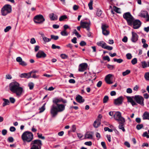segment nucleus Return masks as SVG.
<instances>
[{
  "label": "nucleus",
  "mask_w": 149,
  "mask_h": 149,
  "mask_svg": "<svg viewBox=\"0 0 149 149\" xmlns=\"http://www.w3.org/2000/svg\"><path fill=\"white\" fill-rule=\"evenodd\" d=\"M20 86L19 84L16 81H14L10 83V90L12 91Z\"/></svg>",
  "instance_id": "2eb2a0df"
},
{
  "label": "nucleus",
  "mask_w": 149,
  "mask_h": 149,
  "mask_svg": "<svg viewBox=\"0 0 149 149\" xmlns=\"http://www.w3.org/2000/svg\"><path fill=\"white\" fill-rule=\"evenodd\" d=\"M88 65L86 63H83L80 64L79 66L78 71L79 72H84L87 67Z\"/></svg>",
  "instance_id": "4468645a"
},
{
  "label": "nucleus",
  "mask_w": 149,
  "mask_h": 149,
  "mask_svg": "<svg viewBox=\"0 0 149 149\" xmlns=\"http://www.w3.org/2000/svg\"><path fill=\"white\" fill-rule=\"evenodd\" d=\"M142 117L143 120H149V112L147 111L145 112L142 115Z\"/></svg>",
  "instance_id": "412c9836"
},
{
  "label": "nucleus",
  "mask_w": 149,
  "mask_h": 149,
  "mask_svg": "<svg viewBox=\"0 0 149 149\" xmlns=\"http://www.w3.org/2000/svg\"><path fill=\"white\" fill-rule=\"evenodd\" d=\"M13 93L15 94L18 97H20L22 95L23 91V88L20 86L11 91Z\"/></svg>",
  "instance_id": "0eeeda50"
},
{
  "label": "nucleus",
  "mask_w": 149,
  "mask_h": 149,
  "mask_svg": "<svg viewBox=\"0 0 149 149\" xmlns=\"http://www.w3.org/2000/svg\"><path fill=\"white\" fill-rule=\"evenodd\" d=\"M79 8V6L78 5H74L73 6V9L74 10H77V9H78Z\"/></svg>",
  "instance_id": "774afa93"
},
{
  "label": "nucleus",
  "mask_w": 149,
  "mask_h": 149,
  "mask_svg": "<svg viewBox=\"0 0 149 149\" xmlns=\"http://www.w3.org/2000/svg\"><path fill=\"white\" fill-rule=\"evenodd\" d=\"M32 145L30 149H41L42 143L41 140L36 139L31 141V145Z\"/></svg>",
  "instance_id": "39448f33"
},
{
  "label": "nucleus",
  "mask_w": 149,
  "mask_h": 149,
  "mask_svg": "<svg viewBox=\"0 0 149 149\" xmlns=\"http://www.w3.org/2000/svg\"><path fill=\"white\" fill-rule=\"evenodd\" d=\"M77 38L76 37H74L73 38V39L71 40V41L73 43L75 44L77 43Z\"/></svg>",
  "instance_id": "338daca9"
},
{
  "label": "nucleus",
  "mask_w": 149,
  "mask_h": 149,
  "mask_svg": "<svg viewBox=\"0 0 149 149\" xmlns=\"http://www.w3.org/2000/svg\"><path fill=\"white\" fill-rule=\"evenodd\" d=\"M61 35L63 36H67L68 35V33L66 31V30H64L61 32Z\"/></svg>",
  "instance_id": "a18cd8bd"
},
{
  "label": "nucleus",
  "mask_w": 149,
  "mask_h": 149,
  "mask_svg": "<svg viewBox=\"0 0 149 149\" xmlns=\"http://www.w3.org/2000/svg\"><path fill=\"white\" fill-rule=\"evenodd\" d=\"M60 56L63 59L68 58V56L65 54H61Z\"/></svg>",
  "instance_id": "de8ad7c7"
},
{
  "label": "nucleus",
  "mask_w": 149,
  "mask_h": 149,
  "mask_svg": "<svg viewBox=\"0 0 149 149\" xmlns=\"http://www.w3.org/2000/svg\"><path fill=\"white\" fill-rule=\"evenodd\" d=\"M34 86V84L32 82H30L28 84V86L29 87L30 90H32Z\"/></svg>",
  "instance_id": "a19ab883"
},
{
  "label": "nucleus",
  "mask_w": 149,
  "mask_h": 149,
  "mask_svg": "<svg viewBox=\"0 0 149 149\" xmlns=\"http://www.w3.org/2000/svg\"><path fill=\"white\" fill-rule=\"evenodd\" d=\"M53 104L51 106V107H54V106L59 104V103L61 102V98H54L53 100Z\"/></svg>",
  "instance_id": "a211bd4d"
},
{
  "label": "nucleus",
  "mask_w": 149,
  "mask_h": 149,
  "mask_svg": "<svg viewBox=\"0 0 149 149\" xmlns=\"http://www.w3.org/2000/svg\"><path fill=\"white\" fill-rule=\"evenodd\" d=\"M93 132H91L90 133H87L85 135V138L87 139H92L93 138Z\"/></svg>",
  "instance_id": "a878e982"
},
{
  "label": "nucleus",
  "mask_w": 149,
  "mask_h": 149,
  "mask_svg": "<svg viewBox=\"0 0 149 149\" xmlns=\"http://www.w3.org/2000/svg\"><path fill=\"white\" fill-rule=\"evenodd\" d=\"M102 33L104 35L107 36L109 34L110 32L109 31L106 30H104V31H102Z\"/></svg>",
  "instance_id": "e433bc0d"
},
{
  "label": "nucleus",
  "mask_w": 149,
  "mask_h": 149,
  "mask_svg": "<svg viewBox=\"0 0 149 149\" xmlns=\"http://www.w3.org/2000/svg\"><path fill=\"white\" fill-rule=\"evenodd\" d=\"M104 130L105 131H108L109 132H112L113 130L110 129L108 127H105L104 128Z\"/></svg>",
  "instance_id": "5fc2aeb1"
},
{
  "label": "nucleus",
  "mask_w": 149,
  "mask_h": 149,
  "mask_svg": "<svg viewBox=\"0 0 149 149\" xmlns=\"http://www.w3.org/2000/svg\"><path fill=\"white\" fill-rule=\"evenodd\" d=\"M148 12L147 11H142L140 14V16L143 18H146V16L147 15Z\"/></svg>",
  "instance_id": "393cba45"
},
{
  "label": "nucleus",
  "mask_w": 149,
  "mask_h": 149,
  "mask_svg": "<svg viewBox=\"0 0 149 149\" xmlns=\"http://www.w3.org/2000/svg\"><path fill=\"white\" fill-rule=\"evenodd\" d=\"M2 15L5 16L9 12V5L6 4L2 8L1 10Z\"/></svg>",
  "instance_id": "9b49d317"
},
{
  "label": "nucleus",
  "mask_w": 149,
  "mask_h": 149,
  "mask_svg": "<svg viewBox=\"0 0 149 149\" xmlns=\"http://www.w3.org/2000/svg\"><path fill=\"white\" fill-rule=\"evenodd\" d=\"M107 67L110 70H112L114 68V66L108 64L107 65Z\"/></svg>",
  "instance_id": "8fccbe9b"
},
{
  "label": "nucleus",
  "mask_w": 149,
  "mask_h": 149,
  "mask_svg": "<svg viewBox=\"0 0 149 149\" xmlns=\"http://www.w3.org/2000/svg\"><path fill=\"white\" fill-rule=\"evenodd\" d=\"M97 45L101 47L102 48L104 49L105 46L107 45L106 43L102 41L97 42Z\"/></svg>",
  "instance_id": "4be33fe9"
},
{
  "label": "nucleus",
  "mask_w": 149,
  "mask_h": 149,
  "mask_svg": "<svg viewBox=\"0 0 149 149\" xmlns=\"http://www.w3.org/2000/svg\"><path fill=\"white\" fill-rule=\"evenodd\" d=\"M76 100L79 103H83L85 101V100L82 97L79 95H77L76 97Z\"/></svg>",
  "instance_id": "aec40b11"
},
{
  "label": "nucleus",
  "mask_w": 149,
  "mask_h": 149,
  "mask_svg": "<svg viewBox=\"0 0 149 149\" xmlns=\"http://www.w3.org/2000/svg\"><path fill=\"white\" fill-rule=\"evenodd\" d=\"M143 127V125L142 124H138L136 126V128L137 130H140Z\"/></svg>",
  "instance_id": "37998d69"
},
{
  "label": "nucleus",
  "mask_w": 149,
  "mask_h": 149,
  "mask_svg": "<svg viewBox=\"0 0 149 149\" xmlns=\"http://www.w3.org/2000/svg\"><path fill=\"white\" fill-rule=\"evenodd\" d=\"M144 77L146 81H149V72L145 73Z\"/></svg>",
  "instance_id": "c756f323"
},
{
  "label": "nucleus",
  "mask_w": 149,
  "mask_h": 149,
  "mask_svg": "<svg viewBox=\"0 0 149 149\" xmlns=\"http://www.w3.org/2000/svg\"><path fill=\"white\" fill-rule=\"evenodd\" d=\"M112 76V75L110 74H108L105 77V80L110 79V78Z\"/></svg>",
  "instance_id": "3c124183"
},
{
  "label": "nucleus",
  "mask_w": 149,
  "mask_h": 149,
  "mask_svg": "<svg viewBox=\"0 0 149 149\" xmlns=\"http://www.w3.org/2000/svg\"><path fill=\"white\" fill-rule=\"evenodd\" d=\"M137 59L136 58H134L131 61V63L133 65H135L137 63Z\"/></svg>",
  "instance_id": "c03bdc74"
},
{
  "label": "nucleus",
  "mask_w": 149,
  "mask_h": 149,
  "mask_svg": "<svg viewBox=\"0 0 149 149\" xmlns=\"http://www.w3.org/2000/svg\"><path fill=\"white\" fill-rule=\"evenodd\" d=\"M117 121H118L119 124L118 126L119 128L120 129L122 130L123 132H125V130L124 127L125 120V118L122 117L120 119H118Z\"/></svg>",
  "instance_id": "6e6552de"
},
{
  "label": "nucleus",
  "mask_w": 149,
  "mask_h": 149,
  "mask_svg": "<svg viewBox=\"0 0 149 149\" xmlns=\"http://www.w3.org/2000/svg\"><path fill=\"white\" fill-rule=\"evenodd\" d=\"M52 48L53 49H61V47L60 46H56L55 44H52Z\"/></svg>",
  "instance_id": "79ce46f5"
},
{
  "label": "nucleus",
  "mask_w": 149,
  "mask_h": 149,
  "mask_svg": "<svg viewBox=\"0 0 149 149\" xmlns=\"http://www.w3.org/2000/svg\"><path fill=\"white\" fill-rule=\"evenodd\" d=\"M141 65L142 68H145L148 66V65L146 63L145 61L141 62Z\"/></svg>",
  "instance_id": "58836bf2"
},
{
  "label": "nucleus",
  "mask_w": 149,
  "mask_h": 149,
  "mask_svg": "<svg viewBox=\"0 0 149 149\" xmlns=\"http://www.w3.org/2000/svg\"><path fill=\"white\" fill-rule=\"evenodd\" d=\"M109 97L107 95H105L104 96L103 99V103H105L107 102L109 100Z\"/></svg>",
  "instance_id": "7c9ffc66"
},
{
  "label": "nucleus",
  "mask_w": 149,
  "mask_h": 149,
  "mask_svg": "<svg viewBox=\"0 0 149 149\" xmlns=\"http://www.w3.org/2000/svg\"><path fill=\"white\" fill-rule=\"evenodd\" d=\"M66 104H58L56 106L51 107L50 113L52 117H55L58 113L63 111L65 109Z\"/></svg>",
  "instance_id": "f03ea898"
},
{
  "label": "nucleus",
  "mask_w": 149,
  "mask_h": 149,
  "mask_svg": "<svg viewBox=\"0 0 149 149\" xmlns=\"http://www.w3.org/2000/svg\"><path fill=\"white\" fill-rule=\"evenodd\" d=\"M102 116L101 114H99L98 116V118H97L93 124V127L97 128L98 127L101 125V119Z\"/></svg>",
  "instance_id": "9d476101"
},
{
  "label": "nucleus",
  "mask_w": 149,
  "mask_h": 149,
  "mask_svg": "<svg viewBox=\"0 0 149 149\" xmlns=\"http://www.w3.org/2000/svg\"><path fill=\"white\" fill-rule=\"evenodd\" d=\"M120 8H118L116 6H114V10L117 13H120V12L118 11V10H120Z\"/></svg>",
  "instance_id": "680f3d73"
},
{
  "label": "nucleus",
  "mask_w": 149,
  "mask_h": 149,
  "mask_svg": "<svg viewBox=\"0 0 149 149\" xmlns=\"http://www.w3.org/2000/svg\"><path fill=\"white\" fill-rule=\"evenodd\" d=\"M37 135L38 137L39 138L41 139H45V137L44 136H42V134H39V133H38Z\"/></svg>",
  "instance_id": "13d9d810"
},
{
  "label": "nucleus",
  "mask_w": 149,
  "mask_h": 149,
  "mask_svg": "<svg viewBox=\"0 0 149 149\" xmlns=\"http://www.w3.org/2000/svg\"><path fill=\"white\" fill-rule=\"evenodd\" d=\"M33 20L36 24H42L45 22V19L42 15L39 14L35 16Z\"/></svg>",
  "instance_id": "423d86ee"
},
{
  "label": "nucleus",
  "mask_w": 149,
  "mask_h": 149,
  "mask_svg": "<svg viewBox=\"0 0 149 149\" xmlns=\"http://www.w3.org/2000/svg\"><path fill=\"white\" fill-rule=\"evenodd\" d=\"M49 17L51 20H55L57 19V16L53 13L49 15Z\"/></svg>",
  "instance_id": "b1692460"
},
{
  "label": "nucleus",
  "mask_w": 149,
  "mask_h": 149,
  "mask_svg": "<svg viewBox=\"0 0 149 149\" xmlns=\"http://www.w3.org/2000/svg\"><path fill=\"white\" fill-rule=\"evenodd\" d=\"M103 59L104 60H107L108 62L110 60L109 56H108L104 57H103Z\"/></svg>",
  "instance_id": "052dcab7"
},
{
  "label": "nucleus",
  "mask_w": 149,
  "mask_h": 149,
  "mask_svg": "<svg viewBox=\"0 0 149 149\" xmlns=\"http://www.w3.org/2000/svg\"><path fill=\"white\" fill-rule=\"evenodd\" d=\"M141 22L139 19H134L132 24L133 28L134 29H137L139 28L141 26Z\"/></svg>",
  "instance_id": "ddd939ff"
},
{
  "label": "nucleus",
  "mask_w": 149,
  "mask_h": 149,
  "mask_svg": "<svg viewBox=\"0 0 149 149\" xmlns=\"http://www.w3.org/2000/svg\"><path fill=\"white\" fill-rule=\"evenodd\" d=\"M127 102H130L133 106L137 105L138 103L142 106H144L143 97L141 96L136 95L132 97L127 96Z\"/></svg>",
  "instance_id": "f257e3e1"
},
{
  "label": "nucleus",
  "mask_w": 149,
  "mask_h": 149,
  "mask_svg": "<svg viewBox=\"0 0 149 149\" xmlns=\"http://www.w3.org/2000/svg\"><path fill=\"white\" fill-rule=\"evenodd\" d=\"M76 126L75 125H73L72 126V131L71 132H74L76 130Z\"/></svg>",
  "instance_id": "603ef678"
},
{
  "label": "nucleus",
  "mask_w": 149,
  "mask_h": 149,
  "mask_svg": "<svg viewBox=\"0 0 149 149\" xmlns=\"http://www.w3.org/2000/svg\"><path fill=\"white\" fill-rule=\"evenodd\" d=\"M113 117L114 119L116 120H117L122 117L121 113L119 111H117L114 114Z\"/></svg>",
  "instance_id": "6ab92c4d"
},
{
  "label": "nucleus",
  "mask_w": 149,
  "mask_h": 149,
  "mask_svg": "<svg viewBox=\"0 0 149 149\" xmlns=\"http://www.w3.org/2000/svg\"><path fill=\"white\" fill-rule=\"evenodd\" d=\"M127 38L126 36L124 37L122 39V41L125 42H126L127 41Z\"/></svg>",
  "instance_id": "0e129e2a"
},
{
  "label": "nucleus",
  "mask_w": 149,
  "mask_h": 149,
  "mask_svg": "<svg viewBox=\"0 0 149 149\" xmlns=\"http://www.w3.org/2000/svg\"><path fill=\"white\" fill-rule=\"evenodd\" d=\"M15 102V99L13 97H10V102L13 104Z\"/></svg>",
  "instance_id": "4d7b16f0"
},
{
  "label": "nucleus",
  "mask_w": 149,
  "mask_h": 149,
  "mask_svg": "<svg viewBox=\"0 0 149 149\" xmlns=\"http://www.w3.org/2000/svg\"><path fill=\"white\" fill-rule=\"evenodd\" d=\"M19 64L22 66H25L27 65L25 62L23 61L22 60L19 63Z\"/></svg>",
  "instance_id": "6e6d98bb"
},
{
  "label": "nucleus",
  "mask_w": 149,
  "mask_h": 149,
  "mask_svg": "<svg viewBox=\"0 0 149 149\" xmlns=\"http://www.w3.org/2000/svg\"><path fill=\"white\" fill-rule=\"evenodd\" d=\"M90 24L91 23L90 21L87 22H83L82 21H81L80 23V25L81 27L83 28L86 29L88 31H89L90 30Z\"/></svg>",
  "instance_id": "1a4fd4ad"
},
{
  "label": "nucleus",
  "mask_w": 149,
  "mask_h": 149,
  "mask_svg": "<svg viewBox=\"0 0 149 149\" xmlns=\"http://www.w3.org/2000/svg\"><path fill=\"white\" fill-rule=\"evenodd\" d=\"M79 45L83 47L86 45V42L84 41H81L79 43Z\"/></svg>",
  "instance_id": "09e8293b"
},
{
  "label": "nucleus",
  "mask_w": 149,
  "mask_h": 149,
  "mask_svg": "<svg viewBox=\"0 0 149 149\" xmlns=\"http://www.w3.org/2000/svg\"><path fill=\"white\" fill-rule=\"evenodd\" d=\"M142 136L143 137H146L147 138H149V135L147 132H144L142 134Z\"/></svg>",
  "instance_id": "864d4df0"
},
{
  "label": "nucleus",
  "mask_w": 149,
  "mask_h": 149,
  "mask_svg": "<svg viewBox=\"0 0 149 149\" xmlns=\"http://www.w3.org/2000/svg\"><path fill=\"white\" fill-rule=\"evenodd\" d=\"M123 17L126 20L128 25L130 26L132 25V24L135 19L130 13H124L123 15Z\"/></svg>",
  "instance_id": "20e7f679"
},
{
  "label": "nucleus",
  "mask_w": 149,
  "mask_h": 149,
  "mask_svg": "<svg viewBox=\"0 0 149 149\" xmlns=\"http://www.w3.org/2000/svg\"><path fill=\"white\" fill-rule=\"evenodd\" d=\"M102 13V11L100 9H97L96 12V15L98 17H100Z\"/></svg>",
  "instance_id": "2f4dec72"
},
{
  "label": "nucleus",
  "mask_w": 149,
  "mask_h": 149,
  "mask_svg": "<svg viewBox=\"0 0 149 149\" xmlns=\"http://www.w3.org/2000/svg\"><path fill=\"white\" fill-rule=\"evenodd\" d=\"M104 49L111 51L113 49V47H112L106 45L105 46Z\"/></svg>",
  "instance_id": "4c0bfd02"
},
{
  "label": "nucleus",
  "mask_w": 149,
  "mask_h": 149,
  "mask_svg": "<svg viewBox=\"0 0 149 149\" xmlns=\"http://www.w3.org/2000/svg\"><path fill=\"white\" fill-rule=\"evenodd\" d=\"M36 56L37 58H45L47 54L42 51L40 50L36 54Z\"/></svg>",
  "instance_id": "dca6fc26"
},
{
  "label": "nucleus",
  "mask_w": 149,
  "mask_h": 149,
  "mask_svg": "<svg viewBox=\"0 0 149 149\" xmlns=\"http://www.w3.org/2000/svg\"><path fill=\"white\" fill-rule=\"evenodd\" d=\"M51 39H53L55 40H57L59 38V37L58 36H54L53 35H51Z\"/></svg>",
  "instance_id": "f704fd0d"
},
{
  "label": "nucleus",
  "mask_w": 149,
  "mask_h": 149,
  "mask_svg": "<svg viewBox=\"0 0 149 149\" xmlns=\"http://www.w3.org/2000/svg\"><path fill=\"white\" fill-rule=\"evenodd\" d=\"M109 27V26L106 24H102L101 28L102 31H104V30H107V29Z\"/></svg>",
  "instance_id": "bb28decb"
},
{
  "label": "nucleus",
  "mask_w": 149,
  "mask_h": 149,
  "mask_svg": "<svg viewBox=\"0 0 149 149\" xmlns=\"http://www.w3.org/2000/svg\"><path fill=\"white\" fill-rule=\"evenodd\" d=\"M67 18V17L66 15H62L60 17L59 19V20L60 21H61L65 19H66Z\"/></svg>",
  "instance_id": "72a5a7b5"
},
{
  "label": "nucleus",
  "mask_w": 149,
  "mask_h": 149,
  "mask_svg": "<svg viewBox=\"0 0 149 149\" xmlns=\"http://www.w3.org/2000/svg\"><path fill=\"white\" fill-rule=\"evenodd\" d=\"M84 144L85 145L88 146H91L92 145V143L91 141H87Z\"/></svg>",
  "instance_id": "69168bd1"
},
{
  "label": "nucleus",
  "mask_w": 149,
  "mask_h": 149,
  "mask_svg": "<svg viewBox=\"0 0 149 149\" xmlns=\"http://www.w3.org/2000/svg\"><path fill=\"white\" fill-rule=\"evenodd\" d=\"M93 1L92 0H91L90 2L88 4V6L90 10H91L93 9L92 6Z\"/></svg>",
  "instance_id": "473e14b6"
},
{
  "label": "nucleus",
  "mask_w": 149,
  "mask_h": 149,
  "mask_svg": "<svg viewBox=\"0 0 149 149\" xmlns=\"http://www.w3.org/2000/svg\"><path fill=\"white\" fill-rule=\"evenodd\" d=\"M21 138L24 142L29 143L32 141L33 135L31 132L26 131L23 132Z\"/></svg>",
  "instance_id": "7ed1b4c3"
},
{
  "label": "nucleus",
  "mask_w": 149,
  "mask_h": 149,
  "mask_svg": "<svg viewBox=\"0 0 149 149\" xmlns=\"http://www.w3.org/2000/svg\"><path fill=\"white\" fill-rule=\"evenodd\" d=\"M127 58L128 59H130L132 58V56L131 54L128 53L126 55Z\"/></svg>",
  "instance_id": "bf43d9fd"
},
{
  "label": "nucleus",
  "mask_w": 149,
  "mask_h": 149,
  "mask_svg": "<svg viewBox=\"0 0 149 149\" xmlns=\"http://www.w3.org/2000/svg\"><path fill=\"white\" fill-rule=\"evenodd\" d=\"M113 60L114 62H117L118 63H122L123 61V60L121 59H117L116 58H114Z\"/></svg>",
  "instance_id": "c9c22d12"
},
{
  "label": "nucleus",
  "mask_w": 149,
  "mask_h": 149,
  "mask_svg": "<svg viewBox=\"0 0 149 149\" xmlns=\"http://www.w3.org/2000/svg\"><path fill=\"white\" fill-rule=\"evenodd\" d=\"M3 100L4 101V102L3 103V106L4 107L6 105L8 104L9 103V101L8 100L5 99H3Z\"/></svg>",
  "instance_id": "cd10ccee"
},
{
  "label": "nucleus",
  "mask_w": 149,
  "mask_h": 149,
  "mask_svg": "<svg viewBox=\"0 0 149 149\" xmlns=\"http://www.w3.org/2000/svg\"><path fill=\"white\" fill-rule=\"evenodd\" d=\"M19 77L21 78H25L28 79L30 78V75L28 73H23L19 75Z\"/></svg>",
  "instance_id": "5701e85b"
},
{
  "label": "nucleus",
  "mask_w": 149,
  "mask_h": 149,
  "mask_svg": "<svg viewBox=\"0 0 149 149\" xmlns=\"http://www.w3.org/2000/svg\"><path fill=\"white\" fill-rule=\"evenodd\" d=\"M123 100V97L122 96H120L114 100V104L118 106L122 104Z\"/></svg>",
  "instance_id": "f8f14e48"
},
{
  "label": "nucleus",
  "mask_w": 149,
  "mask_h": 149,
  "mask_svg": "<svg viewBox=\"0 0 149 149\" xmlns=\"http://www.w3.org/2000/svg\"><path fill=\"white\" fill-rule=\"evenodd\" d=\"M132 37L131 38V41L133 42H136L138 40L139 36L136 33L133 31L132 32Z\"/></svg>",
  "instance_id": "f3484780"
},
{
  "label": "nucleus",
  "mask_w": 149,
  "mask_h": 149,
  "mask_svg": "<svg viewBox=\"0 0 149 149\" xmlns=\"http://www.w3.org/2000/svg\"><path fill=\"white\" fill-rule=\"evenodd\" d=\"M101 145L104 149H107V147L105 142H102L101 143Z\"/></svg>",
  "instance_id": "e2e57ef3"
},
{
  "label": "nucleus",
  "mask_w": 149,
  "mask_h": 149,
  "mask_svg": "<svg viewBox=\"0 0 149 149\" xmlns=\"http://www.w3.org/2000/svg\"><path fill=\"white\" fill-rule=\"evenodd\" d=\"M45 104L43 105L41 107V108H40L39 110L40 111L39 113H41L43 111H44V110H45Z\"/></svg>",
  "instance_id": "ea45409f"
},
{
  "label": "nucleus",
  "mask_w": 149,
  "mask_h": 149,
  "mask_svg": "<svg viewBox=\"0 0 149 149\" xmlns=\"http://www.w3.org/2000/svg\"><path fill=\"white\" fill-rule=\"evenodd\" d=\"M131 72L130 70H127L125 71L122 72V75L123 76H125L129 74Z\"/></svg>",
  "instance_id": "c85d7f7f"
},
{
  "label": "nucleus",
  "mask_w": 149,
  "mask_h": 149,
  "mask_svg": "<svg viewBox=\"0 0 149 149\" xmlns=\"http://www.w3.org/2000/svg\"><path fill=\"white\" fill-rule=\"evenodd\" d=\"M73 33L75 34L76 35L77 37L78 38L81 37V35L78 33V32L75 29L74 30Z\"/></svg>",
  "instance_id": "49530a36"
}]
</instances>
